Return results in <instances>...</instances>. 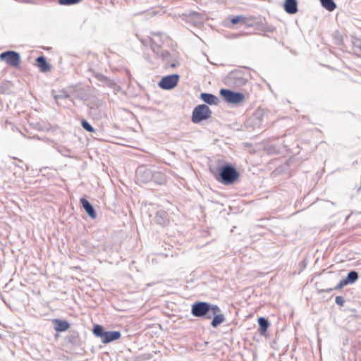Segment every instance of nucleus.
Returning <instances> with one entry per match:
<instances>
[{"mask_svg":"<svg viewBox=\"0 0 361 361\" xmlns=\"http://www.w3.org/2000/svg\"><path fill=\"white\" fill-rule=\"evenodd\" d=\"M359 275L356 271H350L348 273L347 276L343 279L347 284H352L358 279Z\"/></svg>","mask_w":361,"mask_h":361,"instance_id":"nucleus-20","label":"nucleus"},{"mask_svg":"<svg viewBox=\"0 0 361 361\" xmlns=\"http://www.w3.org/2000/svg\"><path fill=\"white\" fill-rule=\"evenodd\" d=\"M121 334L120 331H105L103 338L102 341L103 343H109L114 341L118 340L121 338Z\"/></svg>","mask_w":361,"mask_h":361,"instance_id":"nucleus-16","label":"nucleus"},{"mask_svg":"<svg viewBox=\"0 0 361 361\" xmlns=\"http://www.w3.org/2000/svg\"><path fill=\"white\" fill-rule=\"evenodd\" d=\"M237 74H238L237 73H232L233 77L234 78H235V79H237V80H238L235 82V84H236L237 85H245V82H247V80H245V79H244V78H241V77H238V76H237Z\"/></svg>","mask_w":361,"mask_h":361,"instance_id":"nucleus-27","label":"nucleus"},{"mask_svg":"<svg viewBox=\"0 0 361 361\" xmlns=\"http://www.w3.org/2000/svg\"><path fill=\"white\" fill-rule=\"evenodd\" d=\"M15 165L18 167H21L20 166H19V163L15 164Z\"/></svg>","mask_w":361,"mask_h":361,"instance_id":"nucleus-36","label":"nucleus"},{"mask_svg":"<svg viewBox=\"0 0 361 361\" xmlns=\"http://www.w3.org/2000/svg\"><path fill=\"white\" fill-rule=\"evenodd\" d=\"M348 285L346 283V282L345 281L344 279H342L338 284L336 286H335L334 288H327V289H324V290H322V292H326V293H330L331 290H340L342 288H343L345 286Z\"/></svg>","mask_w":361,"mask_h":361,"instance_id":"nucleus-24","label":"nucleus"},{"mask_svg":"<svg viewBox=\"0 0 361 361\" xmlns=\"http://www.w3.org/2000/svg\"><path fill=\"white\" fill-rule=\"evenodd\" d=\"M179 78L178 74L166 75L161 78L158 85L163 90H171L177 85Z\"/></svg>","mask_w":361,"mask_h":361,"instance_id":"nucleus-7","label":"nucleus"},{"mask_svg":"<svg viewBox=\"0 0 361 361\" xmlns=\"http://www.w3.org/2000/svg\"><path fill=\"white\" fill-rule=\"evenodd\" d=\"M70 341L72 343H76L78 341V336H76V335H72L71 337H70Z\"/></svg>","mask_w":361,"mask_h":361,"instance_id":"nucleus-33","label":"nucleus"},{"mask_svg":"<svg viewBox=\"0 0 361 361\" xmlns=\"http://www.w3.org/2000/svg\"><path fill=\"white\" fill-rule=\"evenodd\" d=\"M149 42L152 51L162 59L166 66H170L173 68L178 65V61L172 57L169 51L163 50L153 39L150 38Z\"/></svg>","mask_w":361,"mask_h":361,"instance_id":"nucleus-3","label":"nucleus"},{"mask_svg":"<svg viewBox=\"0 0 361 361\" xmlns=\"http://www.w3.org/2000/svg\"><path fill=\"white\" fill-rule=\"evenodd\" d=\"M68 94H58L54 96V99L58 102V100L60 99L68 98Z\"/></svg>","mask_w":361,"mask_h":361,"instance_id":"nucleus-31","label":"nucleus"},{"mask_svg":"<svg viewBox=\"0 0 361 361\" xmlns=\"http://www.w3.org/2000/svg\"><path fill=\"white\" fill-rule=\"evenodd\" d=\"M111 139L104 140L106 142L115 143L117 145L130 147H135L133 145V141L129 140L127 138H125L123 137H110Z\"/></svg>","mask_w":361,"mask_h":361,"instance_id":"nucleus-13","label":"nucleus"},{"mask_svg":"<svg viewBox=\"0 0 361 361\" xmlns=\"http://www.w3.org/2000/svg\"><path fill=\"white\" fill-rule=\"evenodd\" d=\"M218 172L211 169L214 175L216 180L226 185L233 184L240 177V173L237 169L231 164H225L217 169Z\"/></svg>","mask_w":361,"mask_h":361,"instance_id":"nucleus-1","label":"nucleus"},{"mask_svg":"<svg viewBox=\"0 0 361 361\" xmlns=\"http://www.w3.org/2000/svg\"><path fill=\"white\" fill-rule=\"evenodd\" d=\"M15 165L18 167H21L20 166H19V163L15 164Z\"/></svg>","mask_w":361,"mask_h":361,"instance_id":"nucleus-37","label":"nucleus"},{"mask_svg":"<svg viewBox=\"0 0 361 361\" xmlns=\"http://www.w3.org/2000/svg\"><path fill=\"white\" fill-rule=\"evenodd\" d=\"M257 322L259 324L258 331L259 334L262 336H266L267 329L270 326V323L269 320L264 317H260L258 319Z\"/></svg>","mask_w":361,"mask_h":361,"instance_id":"nucleus-17","label":"nucleus"},{"mask_svg":"<svg viewBox=\"0 0 361 361\" xmlns=\"http://www.w3.org/2000/svg\"><path fill=\"white\" fill-rule=\"evenodd\" d=\"M253 116L255 119L259 121V123H261L264 121V118L265 116H267V114L263 109H258L255 111Z\"/></svg>","mask_w":361,"mask_h":361,"instance_id":"nucleus-23","label":"nucleus"},{"mask_svg":"<svg viewBox=\"0 0 361 361\" xmlns=\"http://www.w3.org/2000/svg\"><path fill=\"white\" fill-rule=\"evenodd\" d=\"M141 42L143 44H145V41L144 39H142Z\"/></svg>","mask_w":361,"mask_h":361,"instance_id":"nucleus-35","label":"nucleus"},{"mask_svg":"<svg viewBox=\"0 0 361 361\" xmlns=\"http://www.w3.org/2000/svg\"><path fill=\"white\" fill-rule=\"evenodd\" d=\"M11 159H15V160H18L19 162H23L22 160H20V159H18L16 157H12Z\"/></svg>","mask_w":361,"mask_h":361,"instance_id":"nucleus-34","label":"nucleus"},{"mask_svg":"<svg viewBox=\"0 0 361 361\" xmlns=\"http://www.w3.org/2000/svg\"><path fill=\"white\" fill-rule=\"evenodd\" d=\"M154 221L158 225L165 226L169 223L168 214L164 210H159L156 212Z\"/></svg>","mask_w":361,"mask_h":361,"instance_id":"nucleus-11","label":"nucleus"},{"mask_svg":"<svg viewBox=\"0 0 361 361\" xmlns=\"http://www.w3.org/2000/svg\"><path fill=\"white\" fill-rule=\"evenodd\" d=\"M245 20V18L242 16H235V17H233L231 20V22L233 25H235L237 23H238L239 22H242V21H244Z\"/></svg>","mask_w":361,"mask_h":361,"instance_id":"nucleus-29","label":"nucleus"},{"mask_svg":"<svg viewBox=\"0 0 361 361\" xmlns=\"http://www.w3.org/2000/svg\"><path fill=\"white\" fill-rule=\"evenodd\" d=\"M81 0H59L61 5H73L80 2Z\"/></svg>","mask_w":361,"mask_h":361,"instance_id":"nucleus-28","label":"nucleus"},{"mask_svg":"<svg viewBox=\"0 0 361 361\" xmlns=\"http://www.w3.org/2000/svg\"><path fill=\"white\" fill-rule=\"evenodd\" d=\"M91 72L92 73V75L100 82H107L109 81L107 77H106L103 74L97 73L92 70H91Z\"/></svg>","mask_w":361,"mask_h":361,"instance_id":"nucleus-26","label":"nucleus"},{"mask_svg":"<svg viewBox=\"0 0 361 361\" xmlns=\"http://www.w3.org/2000/svg\"><path fill=\"white\" fill-rule=\"evenodd\" d=\"M335 302H336L337 305L343 307L345 302V300L342 296H336Z\"/></svg>","mask_w":361,"mask_h":361,"instance_id":"nucleus-30","label":"nucleus"},{"mask_svg":"<svg viewBox=\"0 0 361 361\" xmlns=\"http://www.w3.org/2000/svg\"><path fill=\"white\" fill-rule=\"evenodd\" d=\"M220 95L228 103L238 104L245 99V95L241 92H237L228 89H221Z\"/></svg>","mask_w":361,"mask_h":361,"instance_id":"nucleus-5","label":"nucleus"},{"mask_svg":"<svg viewBox=\"0 0 361 361\" xmlns=\"http://www.w3.org/2000/svg\"><path fill=\"white\" fill-rule=\"evenodd\" d=\"M152 181L158 185H164L167 181V178L164 173L153 171V179Z\"/></svg>","mask_w":361,"mask_h":361,"instance_id":"nucleus-19","label":"nucleus"},{"mask_svg":"<svg viewBox=\"0 0 361 361\" xmlns=\"http://www.w3.org/2000/svg\"><path fill=\"white\" fill-rule=\"evenodd\" d=\"M136 174L139 181L147 183L153 179V171L145 166H140L137 169Z\"/></svg>","mask_w":361,"mask_h":361,"instance_id":"nucleus-8","label":"nucleus"},{"mask_svg":"<svg viewBox=\"0 0 361 361\" xmlns=\"http://www.w3.org/2000/svg\"><path fill=\"white\" fill-rule=\"evenodd\" d=\"M80 202L82 208L89 216L91 219H94L97 217V213L92 204L85 197H81Z\"/></svg>","mask_w":361,"mask_h":361,"instance_id":"nucleus-10","label":"nucleus"},{"mask_svg":"<svg viewBox=\"0 0 361 361\" xmlns=\"http://www.w3.org/2000/svg\"><path fill=\"white\" fill-rule=\"evenodd\" d=\"M151 35H153V36H157V37H159L161 39V38L165 36V34L164 33H162L161 32H151Z\"/></svg>","mask_w":361,"mask_h":361,"instance_id":"nucleus-32","label":"nucleus"},{"mask_svg":"<svg viewBox=\"0 0 361 361\" xmlns=\"http://www.w3.org/2000/svg\"><path fill=\"white\" fill-rule=\"evenodd\" d=\"M216 312L214 313V311L212 313L211 319H212L211 325L214 328H216L221 324H222L225 321V317L224 314L221 313V310L218 305L216 306Z\"/></svg>","mask_w":361,"mask_h":361,"instance_id":"nucleus-9","label":"nucleus"},{"mask_svg":"<svg viewBox=\"0 0 361 361\" xmlns=\"http://www.w3.org/2000/svg\"><path fill=\"white\" fill-rule=\"evenodd\" d=\"M283 8L288 14H295L298 12V1L297 0H285L283 4Z\"/></svg>","mask_w":361,"mask_h":361,"instance_id":"nucleus-12","label":"nucleus"},{"mask_svg":"<svg viewBox=\"0 0 361 361\" xmlns=\"http://www.w3.org/2000/svg\"><path fill=\"white\" fill-rule=\"evenodd\" d=\"M93 334L100 338L101 339L103 338L104 337V335L105 334V331H104V329L102 326L101 325H99V324H96L93 327Z\"/></svg>","mask_w":361,"mask_h":361,"instance_id":"nucleus-22","label":"nucleus"},{"mask_svg":"<svg viewBox=\"0 0 361 361\" xmlns=\"http://www.w3.org/2000/svg\"><path fill=\"white\" fill-rule=\"evenodd\" d=\"M0 59L13 67H19L20 56L15 51H6L0 54Z\"/></svg>","mask_w":361,"mask_h":361,"instance_id":"nucleus-6","label":"nucleus"},{"mask_svg":"<svg viewBox=\"0 0 361 361\" xmlns=\"http://www.w3.org/2000/svg\"><path fill=\"white\" fill-rule=\"evenodd\" d=\"M212 111L206 104H200L192 111V121L198 123L204 120L208 119L212 116Z\"/></svg>","mask_w":361,"mask_h":361,"instance_id":"nucleus-4","label":"nucleus"},{"mask_svg":"<svg viewBox=\"0 0 361 361\" xmlns=\"http://www.w3.org/2000/svg\"><path fill=\"white\" fill-rule=\"evenodd\" d=\"M200 97L204 103L209 105H218L219 102V99L210 93L202 92Z\"/></svg>","mask_w":361,"mask_h":361,"instance_id":"nucleus-15","label":"nucleus"},{"mask_svg":"<svg viewBox=\"0 0 361 361\" xmlns=\"http://www.w3.org/2000/svg\"><path fill=\"white\" fill-rule=\"evenodd\" d=\"M216 305L207 302H196L192 305L191 313L196 317L210 319L213 310L214 313L216 312Z\"/></svg>","mask_w":361,"mask_h":361,"instance_id":"nucleus-2","label":"nucleus"},{"mask_svg":"<svg viewBox=\"0 0 361 361\" xmlns=\"http://www.w3.org/2000/svg\"><path fill=\"white\" fill-rule=\"evenodd\" d=\"M322 6L329 11H333L336 5L333 0H319Z\"/></svg>","mask_w":361,"mask_h":361,"instance_id":"nucleus-21","label":"nucleus"},{"mask_svg":"<svg viewBox=\"0 0 361 361\" xmlns=\"http://www.w3.org/2000/svg\"><path fill=\"white\" fill-rule=\"evenodd\" d=\"M54 324V330L57 332H62L66 331L69 327L70 324L65 320L55 319L53 320Z\"/></svg>","mask_w":361,"mask_h":361,"instance_id":"nucleus-18","label":"nucleus"},{"mask_svg":"<svg viewBox=\"0 0 361 361\" xmlns=\"http://www.w3.org/2000/svg\"><path fill=\"white\" fill-rule=\"evenodd\" d=\"M81 126L87 132H90V133H94V128L85 119H82L81 121Z\"/></svg>","mask_w":361,"mask_h":361,"instance_id":"nucleus-25","label":"nucleus"},{"mask_svg":"<svg viewBox=\"0 0 361 361\" xmlns=\"http://www.w3.org/2000/svg\"><path fill=\"white\" fill-rule=\"evenodd\" d=\"M37 66L42 73H47L51 71V65L47 61L45 56L43 55L38 56L36 59Z\"/></svg>","mask_w":361,"mask_h":361,"instance_id":"nucleus-14","label":"nucleus"}]
</instances>
